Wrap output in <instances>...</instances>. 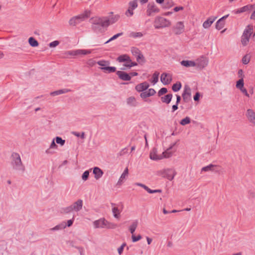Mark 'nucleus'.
Returning <instances> with one entry per match:
<instances>
[{"label":"nucleus","mask_w":255,"mask_h":255,"mask_svg":"<svg viewBox=\"0 0 255 255\" xmlns=\"http://www.w3.org/2000/svg\"><path fill=\"white\" fill-rule=\"evenodd\" d=\"M91 20H92V29L97 33L104 32L105 27H107L110 25V19L108 16L93 17Z\"/></svg>","instance_id":"nucleus-1"},{"label":"nucleus","mask_w":255,"mask_h":255,"mask_svg":"<svg viewBox=\"0 0 255 255\" xmlns=\"http://www.w3.org/2000/svg\"><path fill=\"white\" fill-rule=\"evenodd\" d=\"M10 160V165L13 170L22 173L25 172V167L18 153L13 152L11 155Z\"/></svg>","instance_id":"nucleus-2"},{"label":"nucleus","mask_w":255,"mask_h":255,"mask_svg":"<svg viewBox=\"0 0 255 255\" xmlns=\"http://www.w3.org/2000/svg\"><path fill=\"white\" fill-rule=\"evenodd\" d=\"M176 142L172 144L166 150L162 152V155H157L156 154L157 150L154 148L150 151V158L153 160H157L162 159L163 157L168 158L172 155V152L170 151V150L176 145Z\"/></svg>","instance_id":"nucleus-3"},{"label":"nucleus","mask_w":255,"mask_h":255,"mask_svg":"<svg viewBox=\"0 0 255 255\" xmlns=\"http://www.w3.org/2000/svg\"><path fill=\"white\" fill-rule=\"evenodd\" d=\"M91 14L90 10H86L83 13L72 17L69 21V23L71 26H76L82 21L89 18Z\"/></svg>","instance_id":"nucleus-4"},{"label":"nucleus","mask_w":255,"mask_h":255,"mask_svg":"<svg viewBox=\"0 0 255 255\" xmlns=\"http://www.w3.org/2000/svg\"><path fill=\"white\" fill-rule=\"evenodd\" d=\"M254 30V26L252 24H249L247 26L244 30L241 37V42L243 46H246L249 42V40Z\"/></svg>","instance_id":"nucleus-5"},{"label":"nucleus","mask_w":255,"mask_h":255,"mask_svg":"<svg viewBox=\"0 0 255 255\" xmlns=\"http://www.w3.org/2000/svg\"><path fill=\"white\" fill-rule=\"evenodd\" d=\"M171 25V22L168 19L161 16H157L154 21V27L155 29H160L168 27Z\"/></svg>","instance_id":"nucleus-6"},{"label":"nucleus","mask_w":255,"mask_h":255,"mask_svg":"<svg viewBox=\"0 0 255 255\" xmlns=\"http://www.w3.org/2000/svg\"><path fill=\"white\" fill-rule=\"evenodd\" d=\"M176 174V172L175 170L171 168L165 169L157 172L158 175L167 178L170 181L173 179Z\"/></svg>","instance_id":"nucleus-7"},{"label":"nucleus","mask_w":255,"mask_h":255,"mask_svg":"<svg viewBox=\"0 0 255 255\" xmlns=\"http://www.w3.org/2000/svg\"><path fill=\"white\" fill-rule=\"evenodd\" d=\"M92 50L89 49H77L66 51L64 53L65 57H68L69 56H77L79 55H87L92 53Z\"/></svg>","instance_id":"nucleus-8"},{"label":"nucleus","mask_w":255,"mask_h":255,"mask_svg":"<svg viewBox=\"0 0 255 255\" xmlns=\"http://www.w3.org/2000/svg\"><path fill=\"white\" fill-rule=\"evenodd\" d=\"M97 63L101 66L100 69L102 70L107 71L108 73H113L116 71V68L115 67H109L108 65L110 64V62L106 60H100L97 62Z\"/></svg>","instance_id":"nucleus-9"},{"label":"nucleus","mask_w":255,"mask_h":255,"mask_svg":"<svg viewBox=\"0 0 255 255\" xmlns=\"http://www.w3.org/2000/svg\"><path fill=\"white\" fill-rule=\"evenodd\" d=\"M146 14L150 16L159 12V9L155 5L154 3H149L147 5L146 9Z\"/></svg>","instance_id":"nucleus-10"},{"label":"nucleus","mask_w":255,"mask_h":255,"mask_svg":"<svg viewBox=\"0 0 255 255\" xmlns=\"http://www.w3.org/2000/svg\"><path fill=\"white\" fill-rule=\"evenodd\" d=\"M173 31L176 35H179L184 31V25L182 21H179L176 23L172 28Z\"/></svg>","instance_id":"nucleus-11"},{"label":"nucleus","mask_w":255,"mask_h":255,"mask_svg":"<svg viewBox=\"0 0 255 255\" xmlns=\"http://www.w3.org/2000/svg\"><path fill=\"white\" fill-rule=\"evenodd\" d=\"M182 97L183 101L186 103L190 101L191 98V89L188 86L186 85L184 87Z\"/></svg>","instance_id":"nucleus-12"},{"label":"nucleus","mask_w":255,"mask_h":255,"mask_svg":"<svg viewBox=\"0 0 255 255\" xmlns=\"http://www.w3.org/2000/svg\"><path fill=\"white\" fill-rule=\"evenodd\" d=\"M160 80L164 85H168L172 81V76L170 74L163 73L161 75Z\"/></svg>","instance_id":"nucleus-13"},{"label":"nucleus","mask_w":255,"mask_h":255,"mask_svg":"<svg viewBox=\"0 0 255 255\" xmlns=\"http://www.w3.org/2000/svg\"><path fill=\"white\" fill-rule=\"evenodd\" d=\"M116 74L120 79L123 81H129L131 79V76L125 72L118 71L116 72Z\"/></svg>","instance_id":"nucleus-14"},{"label":"nucleus","mask_w":255,"mask_h":255,"mask_svg":"<svg viewBox=\"0 0 255 255\" xmlns=\"http://www.w3.org/2000/svg\"><path fill=\"white\" fill-rule=\"evenodd\" d=\"M135 185L139 187L143 188L145 189L148 193L152 194V193H161L162 190L160 189H156V190H151L149 188L145 185L140 183H135Z\"/></svg>","instance_id":"nucleus-15"},{"label":"nucleus","mask_w":255,"mask_h":255,"mask_svg":"<svg viewBox=\"0 0 255 255\" xmlns=\"http://www.w3.org/2000/svg\"><path fill=\"white\" fill-rule=\"evenodd\" d=\"M229 14H227L221 18H220L216 23V28L218 30H220L223 28L225 25V19H226Z\"/></svg>","instance_id":"nucleus-16"},{"label":"nucleus","mask_w":255,"mask_h":255,"mask_svg":"<svg viewBox=\"0 0 255 255\" xmlns=\"http://www.w3.org/2000/svg\"><path fill=\"white\" fill-rule=\"evenodd\" d=\"M73 210L75 212L79 211L83 206V201L81 199H78L71 205Z\"/></svg>","instance_id":"nucleus-17"},{"label":"nucleus","mask_w":255,"mask_h":255,"mask_svg":"<svg viewBox=\"0 0 255 255\" xmlns=\"http://www.w3.org/2000/svg\"><path fill=\"white\" fill-rule=\"evenodd\" d=\"M149 85L148 83L146 82H144L142 83L137 84L135 86V90L137 92H143V91L146 90V89H147L149 87Z\"/></svg>","instance_id":"nucleus-18"},{"label":"nucleus","mask_w":255,"mask_h":255,"mask_svg":"<svg viewBox=\"0 0 255 255\" xmlns=\"http://www.w3.org/2000/svg\"><path fill=\"white\" fill-rule=\"evenodd\" d=\"M247 116L249 121L255 126V113L251 109L247 111Z\"/></svg>","instance_id":"nucleus-19"},{"label":"nucleus","mask_w":255,"mask_h":255,"mask_svg":"<svg viewBox=\"0 0 255 255\" xmlns=\"http://www.w3.org/2000/svg\"><path fill=\"white\" fill-rule=\"evenodd\" d=\"M217 17H210L203 24L204 28H208L210 27L211 24L217 19Z\"/></svg>","instance_id":"nucleus-20"},{"label":"nucleus","mask_w":255,"mask_h":255,"mask_svg":"<svg viewBox=\"0 0 255 255\" xmlns=\"http://www.w3.org/2000/svg\"><path fill=\"white\" fill-rule=\"evenodd\" d=\"M93 172L95 175V178L97 180L100 178L103 174V171L98 167H95L93 168Z\"/></svg>","instance_id":"nucleus-21"},{"label":"nucleus","mask_w":255,"mask_h":255,"mask_svg":"<svg viewBox=\"0 0 255 255\" xmlns=\"http://www.w3.org/2000/svg\"><path fill=\"white\" fill-rule=\"evenodd\" d=\"M70 91H71L70 89H60V90L55 91L54 92H52L50 93V95L52 96H55L61 95L62 94H65V93H68Z\"/></svg>","instance_id":"nucleus-22"},{"label":"nucleus","mask_w":255,"mask_h":255,"mask_svg":"<svg viewBox=\"0 0 255 255\" xmlns=\"http://www.w3.org/2000/svg\"><path fill=\"white\" fill-rule=\"evenodd\" d=\"M217 167V165L210 164L206 166L203 167L201 169V172H207V171H216L215 168Z\"/></svg>","instance_id":"nucleus-23"},{"label":"nucleus","mask_w":255,"mask_h":255,"mask_svg":"<svg viewBox=\"0 0 255 255\" xmlns=\"http://www.w3.org/2000/svg\"><path fill=\"white\" fill-rule=\"evenodd\" d=\"M112 212L113 213L114 217L116 219H119L120 217L121 211L118 209V207H115V204L112 203Z\"/></svg>","instance_id":"nucleus-24"},{"label":"nucleus","mask_w":255,"mask_h":255,"mask_svg":"<svg viewBox=\"0 0 255 255\" xmlns=\"http://www.w3.org/2000/svg\"><path fill=\"white\" fill-rule=\"evenodd\" d=\"M117 60L119 62H128V61H130V58L128 55L124 54L119 56Z\"/></svg>","instance_id":"nucleus-25"},{"label":"nucleus","mask_w":255,"mask_h":255,"mask_svg":"<svg viewBox=\"0 0 255 255\" xmlns=\"http://www.w3.org/2000/svg\"><path fill=\"white\" fill-rule=\"evenodd\" d=\"M208 64V60L206 59L202 58L198 60L196 65L200 68H203Z\"/></svg>","instance_id":"nucleus-26"},{"label":"nucleus","mask_w":255,"mask_h":255,"mask_svg":"<svg viewBox=\"0 0 255 255\" xmlns=\"http://www.w3.org/2000/svg\"><path fill=\"white\" fill-rule=\"evenodd\" d=\"M66 227V223L63 222L61 223L56 225L55 227L50 229L51 231H56L65 229Z\"/></svg>","instance_id":"nucleus-27"},{"label":"nucleus","mask_w":255,"mask_h":255,"mask_svg":"<svg viewBox=\"0 0 255 255\" xmlns=\"http://www.w3.org/2000/svg\"><path fill=\"white\" fill-rule=\"evenodd\" d=\"M127 103L128 105L131 107H135L137 105V103L134 97H130L127 99Z\"/></svg>","instance_id":"nucleus-28"},{"label":"nucleus","mask_w":255,"mask_h":255,"mask_svg":"<svg viewBox=\"0 0 255 255\" xmlns=\"http://www.w3.org/2000/svg\"><path fill=\"white\" fill-rule=\"evenodd\" d=\"M172 98V94H168L163 97H161L162 102L168 104L170 103Z\"/></svg>","instance_id":"nucleus-29"},{"label":"nucleus","mask_w":255,"mask_h":255,"mask_svg":"<svg viewBox=\"0 0 255 255\" xmlns=\"http://www.w3.org/2000/svg\"><path fill=\"white\" fill-rule=\"evenodd\" d=\"M128 167H127L125 169L123 173L122 174L120 179H119V181H118L117 184L121 185L122 183L123 180L126 178V177L128 176Z\"/></svg>","instance_id":"nucleus-30"},{"label":"nucleus","mask_w":255,"mask_h":255,"mask_svg":"<svg viewBox=\"0 0 255 255\" xmlns=\"http://www.w3.org/2000/svg\"><path fill=\"white\" fill-rule=\"evenodd\" d=\"M181 64L186 67L196 66V63L195 62L189 60H183L181 62Z\"/></svg>","instance_id":"nucleus-31"},{"label":"nucleus","mask_w":255,"mask_h":255,"mask_svg":"<svg viewBox=\"0 0 255 255\" xmlns=\"http://www.w3.org/2000/svg\"><path fill=\"white\" fill-rule=\"evenodd\" d=\"M137 226L138 221L137 220H135L132 223L131 225L129 226V231L132 235H133V233L135 232Z\"/></svg>","instance_id":"nucleus-32"},{"label":"nucleus","mask_w":255,"mask_h":255,"mask_svg":"<svg viewBox=\"0 0 255 255\" xmlns=\"http://www.w3.org/2000/svg\"><path fill=\"white\" fill-rule=\"evenodd\" d=\"M255 5L248 4L240 8V13L244 12H249L253 9Z\"/></svg>","instance_id":"nucleus-33"},{"label":"nucleus","mask_w":255,"mask_h":255,"mask_svg":"<svg viewBox=\"0 0 255 255\" xmlns=\"http://www.w3.org/2000/svg\"><path fill=\"white\" fill-rule=\"evenodd\" d=\"M240 91H241L247 97H250L247 90L244 88V81L243 79H240Z\"/></svg>","instance_id":"nucleus-34"},{"label":"nucleus","mask_w":255,"mask_h":255,"mask_svg":"<svg viewBox=\"0 0 255 255\" xmlns=\"http://www.w3.org/2000/svg\"><path fill=\"white\" fill-rule=\"evenodd\" d=\"M28 42L30 45L32 47H37L39 44L38 41L32 37L29 38Z\"/></svg>","instance_id":"nucleus-35"},{"label":"nucleus","mask_w":255,"mask_h":255,"mask_svg":"<svg viewBox=\"0 0 255 255\" xmlns=\"http://www.w3.org/2000/svg\"><path fill=\"white\" fill-rule=\"evenodd\" d=\"M94 225L95 228H104V226H103V219H99L97 220L94 222Z\"/></svg>","instance_id":"nucleus-36"},{"label":"nucleus","mask_w":255,"mask_h":255,"mask_svg":"<svg viewBox=\"0 0 255 255\" xmlns=\"http://www.w3.org/2000/svg\"><path fill=\"white\" fill-rule=\"evenodd\" d=\"M173 5L174 2L172 0H165L163 7L168 9L171 7Z\"/></svg>","instance_id":"nucleus-37"},{"label":"nucleus","mask_w":255,"mask_h":255,"mask_svg":"<svg viewBox=\"0 0 255 255\" xmlns=\"http://www.w3.org/2000/svg\"><path fill=\"white\" fill-rule=\"evenodd\" d=\"M181 86V83L180 82H178L176 84L173 85L172 89L174 92H176L180 90Z\"/></svg>","instance_id":"nucleus-38"},{"label":"nucleus","mask_w":255,"mask_h":255,"mask_svg":"<svg viewBox=\"0 0 255 255\" xmlns=\"http://www.w3.org/2000/svg\"><path fill=\"white\" fill-rule=\"evenodd\" d=\"M109 19H110V24H113L114 23H115L116 22H117L119 18H120V16L118 14L117 15H115L114 16H112L111 17H110V16L109 17H108Z\"/></svg>","instance_id":"nucleus-39"},{"label":"nucleus","mask_w":255,"mask_h":255,"mask_svg":"<svg viewBox=\"0 0 255 255\" xmlns=\"http://www.w3.org/2000/svg\"><path fill=\"white\" fill-rule=\"evenodd\" d=\"M131 52L132 55L135 57L141 53V52L139 49L134 47H132L131 48Z\"/></svg>","instance_id":"nucleus-40"},{"label":"nucleus","mask_w":255,"mask_h":255,"mask_svg":"<svg viewBox=\"0 0 255 255\" xmlns=\"http://www.w3.org/2000/svg\"><path fill=\"white\" fill-rule=\"evenodd\" d=\"M159 73L157 72H155L152 75V80L151 82L155 84H156L158 81V76H159Z\"/></svg>","instance_id":"nucleus-41"},{"label":"nucleus","mask_w":255,"mask_h":255,"mask_svg":"<svg viewBox=\"0 0 255 255\" xmlns=\"http://www.w3.org/2000/svg\"><path fill=\"white\" fill-rule=\"evenodd\" d=\"M191 120L188 117H186L185 118L182 119L180 122V124L182 126H185L187 124L190 123Z\"/></svg>","instance_id":"nucleus-42"},{"label":"nucleus","mask_w":255,"mask_h":255,"mask_svg":"<svg viewBox=\"0 0 255 255\" xmlns=\"http://www.w3.org/2000/svg\"><path fill=\"white\" fill-rule=\"evenodd\" d=\"M123 32H121V33H119L117 34H115L113 36H112L111 38H110L108 41H107L106 42H105L104 43V44H107V43H108L109 42H110V41H112L116 39H117V38H118L119 37L123 35Z\"/></svg>","instance_id":"nucleus-43"},{"label":"nucleus","mask_w":255,"mask_h":255,"mask_svg":"<svg viewBox=\"0 0 255 255\" xmlns=\"http://www.w3.org/2000/svg\"><path fill=\"white\" fill-rule=\"evenodd\" d=\"M135 57L137 61L139 63L145 62L144 57L141 53L138 55L137 56H136Z\"/></svg>","instance_id":"nucleus-44"},{"label":"nucleus","mask_w":255,"mask_h":255,"mask_svg":"<svg viewBox=\"0 0 255 255\" xmlns=\"http://www.w3.org/2000/svg\"><path fill=\"white\" fill-rule=\"evenodd\" d=\"M55 141L57 144H59L61 146L64 145L65 143V140L59 136H56L55 137Z\"/></svg>","instance_id":"nucleus-45"},{"label":"nucleus","mask_w":255,"mask_h":255,"mask_svg":"<svg viewBox=\"0 0 255 255\" xmlns=\"http://www.w3.org/2000/svg\"><path fill=\"white\" fill-rule=\"evenodd\" d=\"M129 7L132 9H135L137 7V0H133L129 2Z\"/></svg>","instance_id":"nucleus-46"},{"label":"nucleus","mask_w":255,"mask_h":255,"mask_svg":"<svg viewBox=\"0 0 255 255\" xmlns=\"http://www.w3.org/2000/svg\"><path fill=\"white\" fill-rule=\"evenodd\" d=\"M141 238H142V237L140 235H138L137 236H135L134 235H132V236H131L132 241L133 243L138 241Z\"/></svg>","instance_id":"nucleus-47"},{"label":"nucleus","mask_w":255,"mask_h":255,"mask_svg":"<svg viewBox=\"0 0 255 255\" xmlns=\"http://www.w3.org/2000/svg\"><path fill=\"white\" fill-rule=\"evenodd\" d=\"M89 176V171L88 170L85 171L82 175V179L85 181L88 180Z\"/></svg>","instance_id":"nucleus-48"},{"label":"nucleus","mask_w":255,"mask_h":255,"mask_svg":"<svg viewBox=\"0 0 255 255\" xmlns=\"http://www.w3.org/2000/svg\"><path fill=\"white\" fill-rule=\"evenodd\" d=\"M250 60V56L249 55H246L242 59V62L244 64H247Z\"/></svg>","instance_id":"nucleus-49"},{"label":"nucleus","mask_w":255,"mask_h":255,"mask_svg":"<svg viewBox=\"0 0 255 255\" xmlns=\"http://www.w3.org/2000/svg\"><path fill=\"white\" fill-rule=\"evenodd\" d=\"M167 92V89L166 88H161L158 92V96L159 97L166 94Z\"/></svg>","instance_id":"nucleus-50"},{"label":"nucleus","mask_w":255,"mask_h":255,"mask_svg":"<svg viewBox=\"0 0 255 255\" xmlns=\"http://www.w3.org/2000/svg\"><path fill=\"white\" fill-rule=\"evenodd\" d=\"M143 36V34L141 32H132L130 33V36L136 38V37H141Z\"/></svg>","instance_id":"nucleus-51"},{"label":"nucleus","mask_w":255,"mask_h":255,"mask_svg":"<svg viewBox=\"0 0 255 255\" xmlns=\"http://www.w3.org/2000/svg\"><path fill=\"white\" fill-rule=\"evenodd\" d=\"M64 213H69L72 211H73V209L71 205L68 207H67L63 209Z\"/></svg>","instance_id":"nucleus-52"},{"label":"nucleus","mask_w":255,"mask_h":255,"mask_svg":"<svg viewBox=\"0 0 255 255\" xmlns=\"http://www.w3.org/2000/svg\"><path fill=\"white\" fill-rule=\"evenodd\" d=\"M72 133L77 137H80L82 139L85 138V133L84 132H82L81 134L75 131L73 132Z\"/></svg>","instance_id":"nucleus-53"},{"label":"nucleus","mask_w":255,"mask_h":255,"mask_svg":"<svg viewBox=\"0 0 255 255\" xmlns=\"http://www.w3.org/2000/svg\"><path fill=\"white\" fill-rule=\"evenodd\" d=\"M117 227V225L113 223H110L108 222V224H107V228L108 229H116Z\"/></svg>","instance_id":"nucleus-54"},{"label":"nucleus","mask_w":255,"mask_h":255,"mask_svg":"<svg viewBox=\"0 0 255 255\" xmlns=\"http://www.w3.org/2000/svg\"><path fill=\"white\" fill-rule=\"evenodd\" d=\"M126 243H123L122 246L118 249V252L119 255H121L123 252L124 248L126 246Z\"/></svg>","instance_id":"nucleus-55"},{"label":"nucleus","mask_w":255,"mask_h":255,"mask_svg":"<svg viewBox=\"0 0 255 255\" xmlns=\"http://www.w3.org/2000/svg\"><path fill=\"white\" fill-rule=\"evenodd\" d=\"M133 9H132L130 7H129L128 9L127 10V11L126 12V14L127 15V16H132L133 14Z\"/></svg>","instance_id":"nucleus-56"},{"label":"nucleus","mask_w":255,"mask_h":255,"mask_svg":"<svg viewBox=\"0 0 255 255\" xmlns=\"http://www.w3.org/2000/svg\"><path fill=\"white\" fill-rule=\"evenodd\" d=\"M59 44V42L57 40H55V41L50 42L49 44V46L50 47H55L57 46Z\"/></svg>","instance_id":"nucleus-57"},{"label":"nucleus","mask_w":255,"mask_h":255,"mask_svg":"<svg viewBox=\"0 0 255 255\" xmlns=\"http://www.w3.org/2000/svg\"><path fill=\"white\" fill-rule=\"evenodd\" d=\"M141 98L143 99L146 98L147 97H150L148 92L147 91H143L140 95Z\"/></svg>","instance_id":"nucleus-58"},{"label":"nucleus","mask_w":255,"mask_h":255,"mask_svg":"<svg viewBox=\"0 0 255 255\" xmlns=\"http://www.w3.org/2000/svg\"><path fill=\"white\" fill-rule=\"evenodd\" d=\"M50 148L51 149H56L57 148V145L56 144L55 142L54 139L52 140V142L51 143V144L50 145Z\"/></svg>","instance_id":"nucleus-59"},{"label":"nucleus","mask_w":255,"mask_h":255,"mask_svg":"<svg viewBox=\"0 0 255 255\" xmlns=\"http://www.w3.org/2000/svg\"><path fill=\"white\" fill-rule=\"evenodd\" d=\"M147 92L150 96H153L156 93L155 91L152 88L149 89Z\"/></svg>","instance_id":"nucleus-60"},{"label":"nucleus","mask_w":255,"mask_h":255,"mask_svg":"<svg viewBox=\"0 0 255 255\" xmlns=\"http://www.w3.org/2000/svg\"><path fill=\"white\" fill-rule=\"evenodd\" d=\"M128 62L130 63V65H127L128 68H130L131 67L134 66H136L137 65V64L136 62H132L131 60H130V61H128Z\"/></svg>","instance_id":"nucleus-61"},{"label":"nucleus","mask_w":255,"mask_h":255,"mask_svg":"<svg viewBox=\"0 0 255 255\" xmlns=\"http://www.w3.org/2000/svg\"><path fill=\"white\" fill-rule=\"evenodd\" d=\"M96 63V62L92 59L89 60L87 62V64L90 66H93Z\"/></svg>","instance_id":"nucleus-62"},{"label":"nucleus","mask_w":255,"mask_h":255,"mask_svg":"<svg viewBox=\"0 0 255 255\" xmlns=\"http://www.w3.org/2000/svg\"><path fill=\"white\" fill-rule=\"evenodd\" d=\"M200 96V95L199 93L197 92L195 94V95H194V98H194V100L195 101H198L199 100V99Z\"/></svg>","instance_id":"nucleus-63"},{"label":"nucleus","mask_w":255,"mask_h":255,"mask_svg":"<svg viewBox=\"0 0 255 255\" xmlns=\"http://www.w3.org/2000/svg\"><path fill=\"white\" fill-rule=\"evenodd\" d=\"M73 222H74V218H73L72 219H71V220H69L68 221H67V223L66 224V227H70L72 225L73 223Z\"/></svg>","instance_id":"nucleus-64"}]
</instances>
